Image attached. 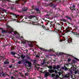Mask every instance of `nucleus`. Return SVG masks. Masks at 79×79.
<instances>
[{"mask_svg":"<svg viewBox=\"0 0 79 79\" xmlns=\"http://www.w3.org/2000/svg\"><path fill=\"white\" fill-rule=\"evenodd\" d=\"M26 57L25 56H23V55H22L21 56V58H22V59H24V58H25Z\"/></svg>","mask_w":79,"mask_h":79,"instance_id":"bb28decb","label":"nucleus"},{"mask_svg":"<svg viewBox=\"0 0 79 79\" xmlns=\"http://www.w3.org/2000/svg\"><path fill=\"white\" fill-rule=\"evenodd\" d=\"M30 47H33V45L32 44H31L29 45Z\"/></svg>","mask_w":79,"mask_h":79,"instance_id":"49530a36","label":"nucleus"},{"mask_svg":"<svg viewBox=\"0 0 79 79\" xmlns=\"http://www.w3.org/2000/svg\"><path fill=\"white\" fill-rule=\"evenodd\" d=\"M61 69H62L63 70H64V67H62L61 68Z\"/></svg>","mask_w":79,"mask_h":79,"instance_id":"5fc2aeb1","label":"nucleus"},{"mask_svg":"<svg viewBox=\"0 0 79 79\" xmlns=\"http://www.w3.org/2000/svg\"><path fill=\"white\" fill-rule=\"evenodd\" d=\"M43 63H45V59H44V60H43Z\"/></svg>","mask_w":79,"mask_h":79,"instance_id":"338daca9","label":"nucleus"},{"mask_svg":"<svg viewBox=\"0 0 79 79\" xmlns=\"http://www.w3.org/2000/svg\"><path fill=\"white\" fill-rule=\"evenodd\" d=\"M6 1H7L8 2H10V1L9 0H3L2 1V3L5 2Z\"/></svg>","mask_w":79,"mask_h":79,"instance_id":"2f4dec72","label":"nucleus"},{"mask_svg":"<svg viewBox=\"0 0 79 79\" xmlns=\"http://www.w3.org/2000/svg\"><path fill=\"white\" fill-rule=\"evenodd\" d=\"M72 62L73 63H74V64H75L76 63V61L74 60H72Z\"/></svg>","mask_w":79,"mask_h":79,"instance_id":"473e14b6","label":"nucleus"},{"mask_svg":"<svg viewBox=\"0 0 79 79\" xmlns=\"http://www.w3.org/2000/svg\"><path fill=\"white\" fill-rule=\"evenodd\" d=\"M54 31L56 32V33H57L58 34H59V33H58V29H57L56 28H55Z\"/></svg>","mask_w":79,"mask_h":79,"instance_id":"6ab92c4d","label":"nucleus"},{"mask_svg":"<svg viewBox=\"0 0 79 79\" xmlns=\"http://www.w3.org/2000/svg\"><path fill=\"white\" fill-rule=\"evenodd\" d=\"M53 69H56V66L53 65Z\"/></svg>","mask_w":79,"mask_h":79,"instance_id":"c9c22d12","label":"nucleus"},{"mask_svg":"<svg viewBox=\"0 0 79 79\" xmlns=\"http://www.w3.org/2000/svg\"><path fill=\"white\" fill-rule=\"evenodd\" d=\"M19 2L22 3L21 4L22 5H24L25 3L26 2V0L25 1L24 0H18L16 1L15 3L17 4H19Z\"/></svg>","mask_w":79,"mask_h":79,"instance_id":"7ed1b4c3","label":"nucleus"},{"mask_svg":"<svg viewBox=\"0 0 79 79\" xmlns=\"http://www.w3.org/2000/svg\"><path fill=\"white\" fill-rule=\"evenodd\" d=\"M63 22H60L58 24L59 25V26H63Z\"/></svg>","mask_w":79,"mask_h":79,"instance_id":"5701e85b","label":"nucleus"},{"mask_svg":"<svg viewBox=\"0 0 79 79\" xmlns=\"http://www.w3.org/2000/svg\"><path fill=\"white\" fill-rule=\"evenodd\" d=\"M2 33H6V31H5V30H2Z\"/></svg>","mask_w":79,"mask_h":79,"instance_id":"cd10ccee","label":"nucleus"},{"mask_svg":"<svg viewBox=\"0 0 79 79\" xmlns=\"http://www.w3.org/2000/svg\"><path fill=\"white\" fill-rule=\"evenodd\" d=\"M60 21H64V22H66V20L65 19H61L60 20Z\"/></svg>","mask_w":79,"mask_h":79,"instance_id":"72a5a7b5","label":"nucleus"},{"mask_svg":"<svg viewBox=\"0 0 79 79\" xmlns=\"http://www.w3.org/2000/svg\"><path fill=\"white\" fill-rule=\"evenodd\" d=\"M42 27H43V29H46L45 26H43Z\"/></svg>","mask_w":79,"mask_h":79,"instance_id":"bf43d9fd","label":"nucleus"},{"mask_svg":"<svg viewBox=\"0 0 79 79\" xmlns=\"http://www.w3.org/2000/svg\"><path fill=\"white\" fill-rule=\"evenodd\" d=\"M66 18H67V19H69L70 20V21H71V18L70 17L68 16H65Z\"/></svg>","mask_w":79,"mask_h":79,"instance_id":"4be33fe9","label":"nucleus"},{"mask_svg":"<svg viewBox=\"0 0 79 79\" xmlns=\"http://www.w3.org/2000/svg\"><path fill=\"white\" fill-rule=\"evenodd\" d=\"M54 72H55V74H57V71L55 70V71H54Z\"/></svg>","mask_w":79,"mask_h":79,"instance_id":"052dcab7","label":"nucleus"},{"mask_svg":"<svg viewBox=\"0 0 79 79\" xmlns=\"http://www.w3.org/2000/svg\"><path fill=\"white\" fill-rule=\"evenodd\" d=\"M54 18H58V15H55L54 16Z\"/></svg>","mask_w":79,"mask_h":79,"instance_id":"4d7b16f0","label":"nucleus"},{"mask_svg":"<svg viewBox=\"0 0 79 79\" xmlns=\"http://www.w3.org/2000/svg\"><path fill=\"white\" fill-rule=\"evenodd\" d=\"M6 27L7 28V29H9V30L10 31V34H12V32H14V34H15V35H16V34H18V35H19V34L18 33V32L16 31H13V29L11 28L10 26H9L8 25H6Z\"/></svg>","mask_w":79,"mask_h":79,"instance_id":"f03ea898","label":"nucleus"},{"mask_svg":"<svg viewBox=\"0 0 79 79\" xmlns=\"http://www.w3.org/2000/svg\"><path fill=\"white\" fill-rule=\"evenodd\" d=\"M22 10L18 11V12L19 13H22V14H24V13H25L24 12H26V11H27V8L24 7L22 8Z\"/></svg>","mask_w":79,"mask_h":79,"instance_id":"39448f33","label":"nucleus"},{"mask_svg":"<svg viewBox=\"0 0 79 79\" xmlns=\"http://www.w3.org/2000/svg\"><path fill=\"white\" fill-rule=\"evenodd\" d=\"M32 10H36L38 13H40V11L39 10V7L35 6V5H32Z\"/></svg>","mask_w":79,"mask_h":79,"instance_id":"20e7f679","label":"nucleus"},{"mask_svg":"<svg viewBox=\"0 0 79 79\" xmlns=\"http://www.w3.org/2000/svg\"><path fill=\"white\" fill-rule=\"evenodd\" d=\"M43 11L45 13H47V12H48V11L47 10H44Z\"/></svg>","mask_w":79,"mask_h":79,"instance_id":"13d9d810","label":"nucleus"},{"mask_svg":"<svg viewBox=\"0 0 79 79\" xmlns=\"http://www.w3.org/2000/svg\"><path fill=\"white\" fill-rule=\"evenodd\" d=\"M68 69V68L67 67H66L64 69V71H67Z\"/></svg>","mask_w":79,"mask_h":79,"instance_id":"3c124183","label":"nucleus"},{"mask_svg":"<svg viewBox=\"0 0 79 79\" xmlns=\"http://www.w3.org/2000/svg\"><path fill=\"white\" fill-rule=\"evenodd\" d=\"M62 76H63L62 78L63 79L64 78H65V75H64L62 74Z\"/></svg>","mask_w":79,"mask_h":79,"instance_id":"c03bdc74","label":"nucleus"},{"mask_svg":"<svg viewBox=\"0 0 79 79\" xmlns=\"http://www.w3.org/2000/svg\"><path fill=\"white\" fill-rule=\"evenodd\" d=\"M77 73H78V72H77V70H75L74 72V74H77Z\"/></svg>","mask_w":79,"mask_h":79,"instance_id":"a18cd8bd","label":"nucleus"},{"mask_svg":"<svg viewBox=\"0 0 79 79\" xmlns=\"http://www.w3.org/2000/svg\"><path fill=\"white\" fill-rule=\"evenodd\" d=\"M49 75H50V73L48 72H46L45 73L44 76L45 77H47Z\"/></svg>","mask_w":79,"mask_h":79,"instance_id":"9d476101","label":"nucleus"},{"mask_svg":"<svg viewBox=\"0 0 79 79\" xmlns=\"http://www.w3.org/2000/svg\"><path fill=\"white\" fill-rule=\"evenodd\" d=\"M18 58H20V55H18Z\"/></svg>","mask_w":79,"mask_h":79,"instance_id":"0e129e2a","label":"nucleus"},{"mask_svg":"<svg viewBox=\"0 0 79 79\" xmlns=\"http://www.w3.org/2000/svg\"><path fill=\"white\" fill-rule=\"evenodd\" d=\"M27 58L28 59H29V60H31V57H30L28 56H27Z\"/></svg>","mask_w":79,"mask_h":79,"instance_id":"37998d69","label":"nucleus"},{"mask_svg":"<svg viewBox=\"0 0 79 79\" xmlns=\"http://www.w3.org/2000/svg\"><path fill=\"white\" fill-rule=\"evenodd\" d=\"M0 76L5 77V75L3 73V72H2L0 74Z\"/></svg>","mask_w":79,"mask_h":79,"instance_id":"2eb2a0df","label":"nucleus"},{"mask_svg":"<svg viewBox=\"0 0 79 79\" xmlns=\"http://www.w3.org/2000/svg\"><path fill=\"white\" fill-rule=\"evenodd\" d=\"M40 49L41 50H42L43 51H45V49L44 48H40Z\"/></svg>","mask_w":79,"mask_h":79,"instance_id":"79ce46f5","label":"nucleus"},{"mask_svg":"<svg viewBox=\"0 0 79 79\" xmlns=\"http://www.w3.org/2000/svg\"><path fill=\"white\" fill-rule=\"evenodd\" d=\"M59 55H63V53H60L59 54Z\"/></svg>","mask_w":79,"mask_h":79,"instance_id":"774afa93","label":"nucleus"},{"mask_svg":"<svg viewBox=\"0 0 79 79\" xmlns=\"http://www.w3.org/2000/svg\"><path fill=\"white\" fill-rule=\"evenodd\" d=\"M59 75H56V78H58V77H59Z\"/></svg>","mask_w":79,"mask_h":79,"instance_id":"de8ad7c7","label":"nucleus"},{"mask_svg":"<svg viewBox=\"0 0 79 79\" xmlns=\"http://www.w3.org/2000/svg\"><path fill=\"white\" fill-rule=\"evenodd\" d=\"M72 33H73V34H74L75 35H78V36H79V33H77V32H72Z\"/></svg>","mask_w":79,"mask_h":79,"instance_id":"aec40b11","label":"nucleus"},{"mask_svg":"<svg viewBox=\"0 0 79 79\" xmlns=\"http://www.w3.org/2000/svg\"><path fill=\"white\" fill-rule=\"evenodd\" d=\"M47 67L48 68H49V69H52V68H53V67L52 65L49 66L47 65Z\"/></svg>","mask_w":79,"mask_h":79,"instance_id":"dca6fc26","label":"nucleus"},{"mask_svg":"<svg viewBox=\"0 0 79 79\" xmlns=\"http://www.w3.org/2000/svg\"><path fill=\"white\" fill-rule=\"evenodd\" d=\"M9 63L8 62L5 61L4 62V64H8Z\"/></svg>","mask_w":79,"mask_h":79,"instance_id":"ea45409f","label":"nucleus"},{"mask_svg":"<svg viewBox=\"0 0 79 79\" xmlns=\"http://www.w3.org/2000/svg\"><path fill=\"white\" fill-rule=\"evenodd\" d=\"M10 54L11 55H15L16 54V53L15 52H11Z\"/></svg>","mask_w":79,"mask_h":79,"instance_id":"393cba45","label":"nucleus"},{"mask_svg":"<svg viewBox=\"0 0 79 79\" xmlns=\"http://www.w3.org/2000/svg\"><path fill=\"white\" fill-rule=\"evenodd\" d=\"M10 10L13 11L14 12H16L18 11L16 8L15 7H10Z\"/></svg>","mask_w":79,"mask_h":79,"instance_id":"423d86ee","label":"nucleus"},{"mask_svg":"<svg viewBox=\"0 0 79 79\" xmlns=\"http://www.w3.org/2000/svg\"><path fill=\"white\" fill-rule=\"evenodd\" d=\"M58 73L59 74V76H61V74H62V73H61V72H58Z\"/></svg>","mask_w":79,"mask_h":79,"instance_id":"8fccbe9b","label":"nucleus"},{"mask_svg":"<svg viewBox=\"0 0 79 79\" xmlns=\"http://www.w3.org/2000/svg\"><path fill=\"white\" fill-rule=\"evenodd\" d=\"M54 4H53V2H52L49 4H47V6H53Z\"/></svg>","mask_w":79,"mask_h":79,"instance_id":"9b49d317","label":"nucleus"},{"mask_svg":"<svg viewBox=\"0 0 79 79\" xmlns=\"http://www.w3.org/2000/svg\"><path fill=\"white\" fill-rule=\"evenodd\" d=\"M52 77H54V76H55V75H54V74H52Z\"/></svg>","mask_w":79,"mask_h":79,"instance_id":"e2e57ef3","label":"nucleus"},{"mask_svg":"<svg viewBox=\"0 0 79 79\" xmlns=\"http://www.w3.org/2000/svg\"><path fill=\"white\" fill-rule=\"evenodd\" d=\"M15 21L17 22V23H21V22H22V21H23V19H22L21 20V19H15Z\"/></svg>","mask_w":79,"mask_h":79,"instance_id":"6e6552de","label":"nucleus"},{"mask_svg":"<svg viewBox=\"0 0 79 79\" xmlns=\"http://www.w3.org/2000/svg\"><path fill=\"white\" fill-rule=\"evenodd\" d=\"M59 71L60 72V73H61V74H63V73H64V71L61 70V69H59Z\"/></svg>","mask_w":79,"mask_h":79,"instance_id":"7c9ffc66","label":"nucleus"},{"mask_svg":"<svg viewBox=\"0 0 79 79\" xmlns=\"http://www.w3.org/2000/svg\"><path fill=\"white\" fill-rule=\"evenodd\" d=\"M40 1H38V2L37 5L39 6V5H40Z\"/></svg>","mask_w":79,"mask_h":79,"instance_id":"4c0bfd02","label":"nucleus"},{"mask_svg":"<svg viewBox=\"0 0 79 79\" xmlns=\"http://www.w3.org/2000/svg\"><path fill=\"white\" fill-rule=\"evenodd\" d=\"M25 76H28V73H25Z\"/></svg>","mask_w":79,"mask_h":79,"instance_id":"864d4df0","label":"nucleus"},{"mask_svg":"<svg viewBox=\"0 0 79 79\" xmlns=\"http://www.w3.org/2000/svg\"><path fill=\"white\" fill-rule=\"evenodd\" d=\"M31 61H32L33 63H35V62H36V60H32Z\"/></svg>","mask_w":79,"mask_h":79,"instance_id":"58836bf2","label":"nucleus"},{"mask_svg":"<svg viewBox=\"0 0 79 79\" xmlns=\"http://www.w3.org/2000/svg\"><path fill=\"white\" fill-rule=\"evenodd\" d=\"M48 72L50 73H54V70L52 69H50L48 70Z\"/></svg>","mask_w":79,"mask_h":79,"instance_id":"f8f14e48","label":"nucleus"},{"mask_svg":"<svg viewBox=\"0 0 79 79\" xmlns=\"http://www.w3.org/2000/svg\"><path fill=\"white\" fill-rule=\"evenodd\" d=\"M68 29H72V28L70 27H69V26L68 27Z\"/></svg>","mask_w":79,"mask_h":79,"instance_id":"69168bd1","label":"nucleus"},{"mask_svg":"<svg viewBox=\"0 0 79 79\" xmlns=\"http://www.w3.org/2000/svg\"><path fill=\"white\" fill-rule=\"evenodd\" d=\"M50 16V14H47L46 15H45V16L46 17H48Z\"/></svg>","mask_w":79,"mask_h":79,"instance_id":"09e8293b","label":"nucleus"},{"mask_svg":"<svg viewBox=\"0 0 79 79\" xmlns=\"http://www.w3.org/2000/svg\"><path fill=\"white\" fill-rule=\"evenodd\" d=\"M69 74H66V75H65V78H69L70 77V76L69 75Z\"/></svg>","mask_w":79,"mask_h":79,"instance_id":"a211bd4d","label":"nucleus"},{"mask_svg":"<svg viewBox=\"0 0 79 79\" xmlns=\"http://www.w3.org/2000/svg\"><path fill=\"white\" fill-rule=\"evenodd\" d=\"M24 63H26V64H28V67H31V62H29V61H26L24 62Z\"/></svg>","mask_w":79,"mask_h":79,"instance_id":"0eeeda50","label":"nucleus"},{"mask_svg":"<svg viewBox=\"0 0 79 79\" xmlns=\"http://www.w3.org/2000/svg\"><path fill=\"white\" fill-rule=\"evenodd\" d=\"M35 21H36L35 22V23H38V19H37V17H35Z\"/></svg>","mask_w":79,"mask_h":79,"instance_id":"f704fd0d","label":"nucleus"},{"mask_svg":"<svg viewBox=\"0 0 79 79\" xmlns=\"http://www.w3.org/2000/svg\"><path fill=\"white\" fill-rule=\"evenodd\" d=\"M21 63H22V62H21V61H19L18 62V64H20Z\"/></svg>","mask_w":79,"mask_h":79,"instance_id":"603ef678","label":"nucleus"},{"mask_svg":"<svg viewBox=\"0 0 79 79\" xmlns=\"http://www.w3.org/2000/svg\"><path fill=\"white\" fill-rule=\"evenodd\" d=\"M12 67H13V66H12L11 65H10L9 66V68H12Z\"/></svg>","mask_w":79,"mask_h":79,"instance_id":"680f3d73","label":"nucleus"},{"mask_svg":"<svg viewBox=\"0 0 79 79\" xmlns=\"http://www.w3.org/2000/svg\"><path fill=\"white\" fill-rule=\"evenodd\" d=\"M76 68L74 67V66H73V68L72 69L73 71H74L76 69Z\"/></svg>","mask_w":79,"mask_h":79,"instance_id":"c85d7f7f","label":"nucleus"},{"mask_svg":"<svg viewBox=\"0 0 79 79\" xmlns=\"http://www.w3.org/2000/svg\"><path fill=\"white\" fill-rule=\"evenodd\" d=\"M73 71L71 70L69 71V73H68V74L69 75H71V74H73Z\"/></svg>","mask_w":79,"mask_h":79,"instance_id":"4468645a","label":"nucleus"},{"mask_svg":"<svg viewBox=\"0 0 79 79\" xmlns=\"http://www.w3.org/2000/svg\"><path fill=\"white\" fill-rule=\"evenodd\" d=\"M60 67H61L60 65H57L56 66V69H60Z\"/></svg>","mask_w":79,"mask_h":79,"instance_id":"b1692460","label":"nucleus"},{"mask_svg":"<svg viewBox=\"0 0 79 79\" xmlns=\"http://www.w3.org/2000/svg\"><path fill=\"white\" fill-rule=\"evenodd\" d=\"M45 21L46 23V25H48V24H49V25H50V27H54L55 26V23H54V22L52 21L50 22V21L47 20H45Z\"/></svg>","mask_w":79,"mask_h":79,"instance_id":"f257e3e1","label":"nucleus"},{"mask_svg":"<svg viewBox=\"0 0 79 79\" xmlns=\"http://www.w3.org/2000/svg\"><path fill=\"white\" fill-rule=\"evenodd\" d=\"M72 41L73 40L72 39H70L68 40V42L69 43H71V42H72Z\"/></svg>","mask_w":79,"mask_h":79,"instance_id":"412c9836","label":"nucleus"},{"mask_svg":"<svg viewBox=\"0 0 79 79\" xmlns=\"http://www.w3.org/2000/svg\"><path fill=\"white\" fill-rule=\"evenodd\" d=\"M8 15H12L13 16H16L17 15L13 13H11V12H9L8 13Z\"/></svg>","mask_w":79,"mask_h":79,"instance_id":"ddd939ff","label":"nucleus"},{"mask_svg":"<svg viewBox=\"0 0 79 79\" xmlns=\"http://www.w3.org/2000/svg\"><path fill=\"white\" fill-rule=\"evenodd\" d=\"M73 57L74 58V59H75V60H76V61H79V60L78 59H77V58L75 57L74 56H73Z\"/></svg>","mask_w":79,"mask_h":79,"instance_id":"c756f323","label":"nucleus"},{"mask_svg":"<svg viewBox=\"0 0 79 79\" xmlns=\"http://www.w3.org/2000/svg\"><path fill=\"white\" fill-rule=\"evenodd\" d=\"M70 9L71 10H76L75 6L74 5H73V7H70Z\"/></svg>","mask_w":79,"mask_h":79,"instance_id":"1a4fd4ad","label":"nucleus"},{"mask_svg":"<svg viewBox=\"0 0 79 79\" xmlns=\"http://www.w3.org/2000/svg\"><path fill=\"white\" fill-rule=\"evenodd\" d=\"M0 9H1V11H2L4 12H6V11H7V10H5L3 9H2L1 7H0Z\"/></svg>","mask_w":79,"mask_h":79,"instance_id":"f3484780","label":"nucleus"},{"mask_svg":"<svg viewBox=\"0 0 79 79\" xmlns=\"http://www.w3.org/2000/svg\"><path fill=\"white\" fill-rule=\"evenodd\" d=\"M71 58H69L68 60V61L69 63L71 61Z\"/></svg>","mask_w":79,"mask_h":79,"instance_id":"e433bc0d","label":"nucleus"},{"mask_svg":"<svg viewBox=\"0 0 79 79\" xmlns=\"http://www.w3.org/2000/svg\"><path fill=\"white\" fill-rule=\"evenodd\" d=\"M45 51H48V52H50L51 51H52L53 52H54V50H53L52 49L48 50H46Z\"/></svg>","mask_w":79,"mask_h":79,"instance_id":"a878e982","label":"nucleus"},{"mask_svg":"<svg viewBox=\"0 0 79 79\" xmlns=\"http://www.w3.org/2000/svg\"><path fill=\"white\" fill-rule=\"evenodd\" d=\"M45 2H48V1H52V2L53 1V0H44Z\"/></svg>","mask_w":79,"mask_h":79,"instance_id":"a19ab883","label":"nucleus"},{"mask_svg":"<svg viewBox=\"0 0 79 79\" xmlns=\"http://www.w3.org/2000/svg\"><path fill=\"white\" fill-rule=\"evenodd\" d=\"M41 65H44V64H45V63H44V62H43V63H41Z\"/></svg>","mask_w":79,"mask_h":79,"instance_id":"6e6d98bb","label":"nucleus"}]
</instances>
